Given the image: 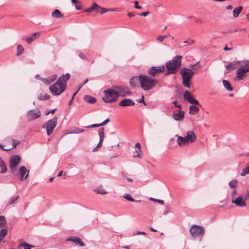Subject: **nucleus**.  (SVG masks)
Returning <instances> with one entry per match:
<instances>
[{
  "instance_id": "nucleus-1",
  "label": "nucleus",
  "mask_w": 249,
  "mask_h": 249,
  "mask_svg": "<svg viewBox=\"0 0 249 249\" xmlns=\"http://www.w3.org/2000/svg\"><path fill=\"white\" fill-rule=\"evenodd\" d=\"M182 57V56L181 55H176L172 60L166 63V68L167 71L165 73V75L177 73L178 69L181 65Z\"/></svg>"
},
{
  "instance_id": "nucleus-2",
  "label": "nucleus",
  "mask_w": 249,
  "mask_h": 249,
  "mask_svg": "<svg viewBox=\"0 0 249 249\" xmlns=\"http://www.w3.org/2000/svg\"><path fill=\"white\" fill-rule=\"evenodd\" d=\"M139 81L141 87L144 90H148L153 88L158 83V80L157 79L143 74L139 75Z\"/></svg>"
},
{
  "instance_id": "nucleus-3",
  "label": "nucleus",
  "mask_w": 249,
  "mask_h": 249,
  "mask_svg": "<svg viewBox=\"0 0 249 249\" xmlns=\"http://www.w3.org/2000/svg\"><path fill=\"white\" fill-rule=\"evenodd\" d=\"M183 85L188 89L191 87V81L193 78L195 72L187 68H183L180 71Z\"/></svg>"
},
{
  "instance_id": "nucleus-4",
  "label": "nucleus",
  "mask_w": 249,
  "mask_h": 249,
  "mask_svg": "<svg viewBox=\"0 0 249 249\" xmlns=\"http://www.w3.org/2000/svg\"><path fill=\"white\" fill-rule=\"evenodd\" d=\"M249 71V61L245 62L244 65H242L236 71V76L234 80L240 81L244 79L247 76V73Z\"/></svg>"
},
{
  "instance_id": "nucleus-5",
  "label": "nucleus",
  "mask_w": 249,
  "mask_h": 249,
  "mask_svg": "<svg viewBox=\"0 0 249 249\" xmlns=\"http://www.w3.org/2000/svg\"><path fill=\"white\" fill-rule=\"evenodd\" d=\"M105 96L102 97V99L106 103H112L117 100L119 94L118 92L115 90L109 89L104 91Z\"/></svg>"
},
{
  "instance_id": "nucleus-6",
  "label": "nucleus",
  "mask_w": 249,
  "mask_h": 249,
  "mask_svg": "<svg viewBox=\"0 0 249 249\" xmlns=\"http://www.w3.org/2000/svg\"><path fill=\"white\" fill-rule=\"evenodd\" d=\"M66 89V84H61L57 81L49 87V89L53 95H60Z\"/></svg>"
},
{
  "instance_id": "nucleus-7",
  "label": "nucleus",
  "mask_w": 249,
  "mask_h": 249,
  "mask_svg": "<svg viewBox=\"0 0 249 249\" xmlns=\"http://www.w3.org/2000/svg\"><path fill=\"white\" fill-rule=\"evenodd\" d=\"M204 228L198 225H193L190 229V234L194 239L197 237L202 238L204 234Z\"/></svg>"
},
{
  "instance_id": "nucleus-8",
  "label": "nucleus",
  "mask_w": 249,
  "mask_h": 249,
  "mask_svg": "<svg viewBox=\"0 0 249 249\" xmlns=\"http://www.w3.org/2000/svg\"><path fill=\"white\" fill-rule=\"evenodd\" d=\"M57 118L54 116L52 119L48 120L42 125V127L46 129L47 134L48 136L52 134L57 124Z\"/></svg>"
},
{
  "instance_id": "nucleus-9",
  "label": "nucleus",
  "mask_w": 249,
  "mask_h": 249,
  "mask_svg": "<svg viewBox=\"0 0 249 249\" xmlns=\"http://www.w3.org/2000/svg\"><path fill=\"white\" fill-rule=\"evenodd\" d=\"M20 161V157L19 155H13L9 160V167L11 172L15 174L16 171V167L18 165Z\"/></svg>"
},
{
  "instance_id": "nucleus-10",
  "label": "nucleus",
  "mask_w": 249,
  "mask_h": 249,
  "mask_svg": "<svg viewBox=\"0 0 249 249\" xmlns=\"http://www.w3.org/2000/svg\"><path fill=\"white\" fill-rule=\"evenodd\" d=\"M164 70L165 67L163 65L159 67L152 66L148 70L147 73L150 75L154 76L156 74L164 71Z\"/></svg>"
},
{
  "instance_id": "nucleus-11",
  "label": "nucleus",
  "mask_w": 249,
  "mask_h": 249,
  "mask_svg": "<svg viewBox=\"0 0 249 249\" xmlns=\"http://www.w3.org/2000/svg\"><path fill=\"white\" fill-rule=\"evenodd\" d=\"M231 202L235 204L237 206L240 207H244L247 205L246 200L242 195L239 196L236 198H232L231 199Z\"/></svg>"
},
{
  "instance_id": "nucleus-12",
  "label": "nucleus",
  "mask_w": 249,
  "mask_h": 249,
  "mask_svg": "<svg viewBox=\"0 0 249 249\" xmlns=\"http://www.w3.org/2000/svg\"><path fill=\"white\" fill-rule=\"evenodd\" d=\"M41 116V112L38 109L30 110L27 112V117L29 120H35Z\"/></svg>"
},
{
  "instance_id": "nucleus-13",
  "label": "nucleus",
  "mask_w": 249,
  "mask_h": 249,
  "mask_svg": "<svg viewBox=\"0 0 249 249\" xmlns=\"http://www.w3.org/2000/svg\"><path fill=\"white\" fill-rule=\"evenodd\" d=\"M183 97L185 100L191 104L199 105L198 101L191 96V93L188 90L185 91L183 94Z\"/></svg>"
},
{
  "instance_id": "nucleus-14",
  "label": "nucleus",
  "mask_w": 249,
  "mask_h": 249,
  "mask_svg": "<svg viewBox=\"0 0 249 249\" xmlns=\"http://www.w3.org/2000/svg\"><path fill=\"white\" fill-rule=\"evenodd\" d=\"M18 172L20 175V180H23L27 178L29 170H27L25 166H22L20 167Z\"/></svg>"
},
{
  "instance_id": "nucleus-15",
  "label": "nucleus",
  "mask_w": 249,
  "mask_h": 249,
  "mask_svg": "<svg viewBox=\"0 0 249 249\" xmlns=\"http://www.w3.org/2000/svg\"><path fill=\"white\" fill-rule=\"evenodd\" d=\"M176 137H177V143L180 146H184L187 144L190 143V140L187 139L186 136L184 137L176 135Z\"/></svg>"
},
{
  "instance_id": "nucleus-16",
  "label": "nucleus",
  "mask_w": 249,
  "mask_h": 249,
  "mask_svg": "<svg viewBox=\"0 0 249 249\" xmlns=\"http://www.w3.org/2000/svg\"><path fill=\"white\" fill-rule=\"evenodd\" d=\"M134 105L135 103L132 100L127 98L123 99L119 103V106L121 107L132 106Z\"/></svg>"
},
{
  "instance_id": "nucleus-17",
  "label": "nucleus",
  "mask_w": 249,
  "mask_h": 249,
  "mask_svg": "<svg viewBox=\"0 0 249 249\" xmlns=\"http://www.w3.org/2000/svg\"><path fill=\"white\" fill-rule=\"evenodd\" d=\"M240 61H234L231 62L229 65L226 66V68L229 71L235 69L240 64Z\"/></svg>"
},
{
  "instance_id": "nucleus-18",
  "label": "nucleus",
  "mask_w": 249,
  "mask_h": 249,
  "mask_svg": "<svg viewBox=\"0 0 249 249\" xmlns=\"http://www.w3.org/2000/svg\"><path fill=\"white\" fill-rule=\"evenodd\" d=\"M104 128L103 127L100 128L98 130V134L100 139L97 147H101L102 145V143L104 139Z\"/></svg>"
},
{
  "instance_id": "nucleus-19",
  "label": "nucleus",
  "mask_w": 249,
  "mask_h": 249,
  "mask_svg": "<svg viewBox=\"0 0 249 249\" xmlns=\"http://www.w3.org/2000/svg\"><path fill=\"white\" fill-rule=\"evenodd\" d=\"M70 74L69 73H67L65 75L60 76L57 81L61 84L66 85V82L70 79Z\"/></svg>"
},
{
  "instance_id": "nucleus-20",
  "label": "nucleus",
  "mask_w": 249,
  "mask_h": 249,
  "mask_svg": "<svg viewBox=\"0 0 249 249\" xmlns=\"http://www.w3.org/2000/svg\"><path fill=\"white\" fill-rule=\"evenodd\" d=\"M139 76H132L129 80V84L131 87L136 88L138 86Z\"/></svg>"
},
{
  "instance_id": "nucleus-21",
  "label": "nucleus",
  "mask_w": 249,
  "mask_h": 249,
  "mask_svg": "<svg viewBox=\"0 0 249 249\" xmlns=\"http://www.w3.org/2000/svg\"><path fill=\"white\" fill-rule=\"evenodd\" d=\"M186 137L190 140V142H194L196 139V135L193 131H188Z\"/></svg>"
},
{
  "instance_id": "nucleus-22",
  "label": "nucleus",
  "mask_w": 249,
  "mask_h": 249,
  "mask_svg": "<svg viewBox=\"0 0 249 249\" xmlns=\"http://www.w3.org/2000/svg\"><path fill=\"white\" fill-rule=\"evenodd\" d=\"M68 240L72 241L75 243L76 245H79L81 247H83L85 246L84 243H83L82 240L77 237H72L68 239Z\"/></svg>"
},
{
  "instance_id": "nucleus-23",
  "label": "nucleus",
  "mask_w": 249,
  "mask_h": 249,
  "mask_svg": "<svg viewBox=\"0 0 249 249\" xmlns=\"http://www.w3.org/2000/svg\"><path fill=\"white\" fill-rule=\"evenodd\" d=\"M184 117V112L183 111H179L178 113H174L173 115V118L176 121H182Z\"/></svg>"
},
{
  "instance_id": "nucleus-24",
  "label": "nucleus",
  "mask_w": 249,
  "mask_h": 249,
  "mask_svg": "<svg viewBox=\"0 0 249 249\" xmlns=\"http://www.w3.org/2000/svg\"><path fill=\"white\" fill-rule=\"evenodd\" d=\"M199 108L195 105H192L189 107L190 114L196 115L199 112Z\"/></svg>"
},
{
  "instance_id": "nucleus-25",
  "label": "nucleus",
  "mask_w": 249,
  "mask_h": 249,
  "mask_svg": "<svg viewBox=\"0 0 249 249\" xmlns=\"http://www.w3.org/2000/svg\"><path fill=\"white\" fill-rule=\"evenodd\" d=\"M115 88L117 89L119 96H121L122 97H124L126 96V94H124V88L122 86H116L115 87Z\"/></svg>"
},
{
  "instance_id": "nucleus-26",
  "label": "nucleus",
  "mask_w": 249,
  "mask_h": 249,
  "mask_svg": "<svg viewBox=\"0 0 249 249\" xmlns=\"http://www.w3.org/2000/svg\"><path fill=\"white\" fill-rule=\"evenodd\" d=\"M243 9V7L241 6H238L234 8L233 10V16L234 18H237L238 17L239 14Z\"/></svg>"
},
{
  "instance_id": "nucleus-27",
  "label": "nucleus",
  "mask_w": 249,
  "mask_h": 249,
  "mask_svg": "<svg viewBox=\"0 0 249 249\" xmlns=\"http://www.w3.org/2000/svg\"><path fill=\"white\" fill-rule=\"evenodd\" d=\"M52 16L57 18H61L64 17L63 15L62 14L58 9H55L53 12H52Z\"/></svg>"
},
{
  "instance_id": "nucleus-28",
  "label": "nucleus",
  "mask_w": 249,
  "mask_h": 249,
  "mask_svg": "<svg viewBox=\"0 0 249 249\" xmlns=\"http://www.w3.org/2000/svg\"><path fill=\"white\" fill-rule=\"evenodd\" d=\"M85 101L89 104H93L96 102V99L89 95H86L84 97Z\"/></svg>"
},
{
  "instance_id": "nucleus-29",
  "label": "nucleus",
  "mask_w": 249,
  "mask_h": 249,
  "mask_svg": "<svg viewBox=\"0 0 249 249\" xmlns=\"http://www.w3.org/2000/svg\"><path fill=\"white\" fill-rule=\"evenodd\" d=\"M98 7H99V6L96 3H93L90 7L85 9L84 11L86 12L89 13L96 9L97 11H98Z\"/></svg>"
},
{
  "instance_id": "nucleus-30",
  "label": "nucleus",
  "mask_w": 249,
  "mask_h": 249,
  "mask_svg": "<svg viewBox=\"0 0 249 249\" xmlns=\"http://www.w3.org/2000/svg\"><path fill=\"white\" fill-rule=\"evenodd\" d=\"M223 84L225 88L228 91H232L233 88L231 87L230 83L227 81L224 80L222 81Z\"/></svg>"
},
{
  "instance_id": "nucleus-31",
  "label": "nucleus",
  "mask_w": 249,
  "mask_h": 249,
  "mask_svg": "<svg viewBox=\"0 0 249 249\" xmlns=\"http://www.w3.org/2000/svg\"><path fill=\"white\" fill-rule=\"evenodd\" d=\"M19 196H13L12 197L9 201L6 204V207H8L14 203H15L16 201L19 198Z\"/></svg>"
},
{
  "instance_id": "nucleus-32",
  "label": "nucleus",
  "mask_w": 249,
  "mask_h": 249,
  "mask_svg": "<svg viewBox=\"0 0 249 249\" xmlns=\"http://www.w3.org/2000/svg\"><path fill=\"white\" fill-rule=\"evenodd\" d=\"M50 97V96L47 94H43L42 93H40L38 96V99L39 100H44L46 99H49Z\"/></svg>"
},
{
  "instance_id": "nucleus-33",
  "label": "nucleus",
  "mask_w": 249,
  "mask_h": 249,
  "mask_svg": "<svg viewBox=\"0 0 249 249\" xmlns=\"http://www.w3.org/2000/svg\"><path fill=\"white\" fill-rule=\"evenodd\" d=\"M6 221L4 216H0V228L4 227L6 225Z\"/></svg>"
},
{
  "instance_id": "nucleus-34",
  "label": "nucleus",
  "mask_w": 249,
  "mask_h": 249,
  "mask_svg": "<svg viewBox=\"0 0 249 249\" xmlns=\"http://www.w3.org/2000/svg\"><path fill=\"white\" fill-rule=\"evenodd\" d=\"M247 174H249V165L242 169L240 175L241 176H245Z\"/></svg>"
},
{
  "instance_id": "nucleus-35",
  "label": "nucleus",
  "mask_w": 249,
  "mask_h": 249,
  "mask_svg": "<svg viewBox=\"0 0 249 249\" xmlns=\"http://www.w3.org/2000/svg\"><path fill=\"white\" fill-rule=\"evenodd\" d=\"M76 53L78 54L79 57L82 59V60H88V59L87 57L81 51L78 50L76 51Z\"/></svg>"
},
{
  "instance_id": "nucleus-36",
  "label": "nucleus",
  "mask_w": 249,
  "mask_h": 249,
  "mask_svg": "<svg viewBox=\"0 0 249 249\" xmlns=\"http://www.w3.org/2000/svg\"><path fill=\"white\" fill-rule=\"evenodd\" d=\"M24 50L21 45H18L17 46V55H20L23 53Z\"/></svg>"
},
{
  "instance_id": "nucleus-37",
  "label": "nucleus",
  "mask_w": 249,
  "mask_h": 249,
  "mask_svg": "<svg viewBox=\"0 0 249 249\" xmlns=\"http://www.w3.org/2000/svg\"><path fill=\"white\" fill-rule=\"evenodd\" d=\"M38 34L37 33H34L31 37H28L26 39V41L28 43H31L36 37V36L38 35Z\"/></svg>"
},
{
  "instance_id": "nucleus-38",
  "label": "nucleus",
  "mask_w": 249,
  "mask_h": 249,
  "mask_svg": "<svg viewBox=\"0 0 249 249\" xmlns=\"http://www.w3.org/2000/svg\"><path fill=\"white\" fill-rule=\"evenodd\" d=\"M229 184L231 188H235L237 186V181L236 180H232L229 182Z\"/></svg>"
},
{
  "instance_id": "nucleus-39",
  "label": "nucleus",
  "mask_w": 249,
  "mask_h": 249,
  "mask_svg": "<svg viewBox=\"0 0 249 249\" xmlns=\"http://www.w3.org/2000/svg\"><path fill=\"white\" fill-rule=\"evenodd\" d=\"M124 197L127 199V200H129L130 201L134 202L135 200L132 197V196L129 194H126L124 196Z\"/></svg>"
},
{
  "instance_id": "nucleus-40",
  "label": "nucleus",
  "mask_w": 249,
  "mask_h": 249,
  "mask_svg": "<svg viewBox=\"0 0 249 249\" xmlns=\"http://www.w3.org/2000/svg\"><path fill=\"white\" fill-rule=\"evenodd\" d=\"M20 246L22 247H24V249H31V248L34 247L33 246L29 245L26 242H23L20 243Z\"/></svg>"
},
{
  "instance_id": "nucleus-41",
  "label": "nucleus",
  "mask_w": 249,
  "mask_h": 249,
  "mask_svg": "<svg viewBox=\"0 0 249 249\" xmlns=\"http://www.w3.org/2000/svg\"><path fill=\"white\" fill-rule=\"evenodd\" d=\"M7 230L5 229H2L0 231V238H2L5 236L7 234Z\"/></svg>"
},
{
  "instance_id": "nucleus-42",
  "label": "nucleus",
  "mask_w": 249,
  "mask_h": 249,
  "mask_svg": "<svg viewBox=\"0 0 249 249\" xmlns=\"http://www.w3.org/2000/svg\"><path fill=\"white\" fill-rule=\"evenodd\" d=\"M0 167L1 168V170L0 171V173H4L7 171V167L4 162L3 163V165H1V166H0Z\"/></svg>"
},
{
  "instance_id": "nucleus-43",
  "label": "nucleus",
  "mask_w": 249,
  "mask_h": 249,
  "mask_svg": "<svg viewBox=\"0 0 249 249\" xmlns=\"http://www.w3.org/2000/svg\"><path fill=\"white\" fill-rule=\"evenodd\" d=\"M101 14H103L107 12H108L107 9L105 8H102L99 6L98 7V11Z\"/></svg>"
},
{
  "instance_id": "nucleus-44",
  "label": "nucleus",
  "mask_w": 249,
  "mask_h": 249,
  "mask_svg": "<svg viewBox=\"0 0 249 249\" xmlns=\"http://www.w3.org/2000/svg\"><path fill=\"white\" fill-rule=\"evenodd\" d=\"M84 132V129H80L79 128H76L74 129V130L73 132H71V133H75V134H78Z\"/></svg>"
},
{
  "instance_id": "nucleus-45",
  "label": "nucleus",
  "mask_w": 249,
  "mask_h": 249,
  "mask_svg": "<svg viewBox=\"0 0 249 249\" xmlns=\"http://www.w3.org/2000/svg\"><path fill=\"white\" fill-rule=\"evenodd\" d=\"M102 126V124H91V125H89V126H86V128H93V127H99V126Z\"/></svg>"
},
{
  "instance_id": "nucleus-46",
  "label": "nucleus",
  "mask_w": 249,
  "mask_h": 249,
  "mask_svg": "<svg viewBox=\"0 0 249 249\" xmlns=\"http://www.w3.org/2000/svg\"><path fill=\"white\" fill-rule=\"evenodd\" d=\"M150 200L154 201L155 202H157L161 204H163V203H164V201L162 200H161V199H158L151 197V198H150Z\"/></svg>"
},
{
  "instance_id": "nucleus-47",
  "label": "nucleus",
  "mask_w": 249,
  "mask_h": 249,
  "mask_svg": "<svg viewBox=\"0 0 249 249\" xmlns=\"http://www.w3.org/2000/svg\"><path fill=\"white\" fill-rule=\"evenodd\" d=\"M12 148H15L16 147L17 145H18L19 143V142L17 140H15L13 139H12Z\"/></svg>"
},
{
  "instance_id": "nucleus-48",
  "label": "nucleus",
  "mask_w": 249,
  "mask_h": 249,
  "mask_svg": "<svg viewBox=\"0 0 249 249\" xmlns=\"http://www.w3.org/2000/svg\"><path fill=\"white\" fill-rule=\"evenodd\" d=\"M137 102L140 103H143L144 105H146V103L144 102V96L143 95H142V98L140 99V100H138Z\"/></svg>"
},
{
  "instance_id": "nucleus-49",
  "label": "nucleus",
  "mask_w": 249,
  "mask_h": 249,
  "mask_svg": "<svg viewBox=\"0 0 249 249\" xmlns=\"http://www.w3.org/2000/svg\"><path fill=\"white\" fill-rule=\"evenodd\" d=\"M57 78V75L54 74V75H52V77H51V80H50V81H47L48 82V84L53 82V81H54V80H55Z\"/></svg>"
},
{
  "instance_id": "nucleus-50",
  "label": "nucleus",
  "mask_w": 249,
  "mask_h": 249,
  "mask_svg": "<svg viewBox=\"0 0 249 249\" xmlns=\"http://www.w3.org/2000/svg\"><path fill=\"white\" fill-rule=\"evenodd\" d=\"M236 194V190L235 189H233L231 191V196L232 199V198L234 199V197H235Z\"/></svg>"
},
{
  "instance_id": "nucleus-51",
  "label": "nucleus",
  "mask_w": 249,
  "mask_h": 249,
  "mask_svg": "<svg viewBox=\"0 0 249 249\" xmlns=\"http://www.w3.org/2000/svg\"><path fill=\"white\" fill-rule=\"evenodd\" d=\"M243 197L246 200L247 199L249 198V190H247L246 194H245Z\"/></svg>"
},
{
  "instance_id": "nucleus-52",
  "label": "nucleus",
  "mask_w": 249,
  "mask_h": 249,
  "mask_svg": "<svg viewBox=\"0 0 249 249\" xmlns=\"http://www.w3.org/2000/svg\"><path fill=\"white\" fill-rule=\"evenodd\" d=\"M135 4V8L138 9H140L142 8V7L141 6L138 5V2L137 1H134Z\"/></svg>"
},
{
  "instance_id": "nucleus-53",
  "label": "nucleus",
  "mask_w": 249,
  "mask_h": 249,
  "mask_svg": "<svg viewBox=\"0 0 249 249\" xmlns=\"http://www.w3.org/2000/svg\"><path fill=\"white\" fill-rule=\"evenodd\" d=\"M164 39H165V36H160L157 37V39L160 42L162 41Z\"/></svg>"
},
{
  "instance_id": "nucleus-54",
  "label": "nucleus",
  "mask_w": 249,
  "mask_h": 249,
  "mask_svg": "<svg viewBox=\"0 0 249 249\" xmlns=\"http://www.w3.org/2000/svg\"><path fill=\"white\" fill-rule=\"evenodd\" d=\"M109 121H110V120L109 118L106 119L103 123H101V124H102V126L106 124L107 123H108L109 122Z\"/></svg>"
},
{
  "instance_id": "nucleus-55",
  "label": "nucleus",
  "mask_w": 249,
  "mask_h": 249,
  "mask_svg": "<svg viewBox=\"0 0 249 249\" xmlns=\"http://www.w3.org/2000/svg\"><path fill=\"white\" fill-rule=\"evenodd\" d=\"M77 91H77L76 92H75V93H74L73 94V95H72V98H71V101L69 102V105H71V104L72 103V101H73V99H74V97H75V95H76V93L77 92Z\"/></svg>"
},
{
  "instance_id": "nucleus-56",
  "label": "nucleus",
  "mask_w": 249,
  "mask_h": 249,
  "mask_svg": "<svg viewBox=\"0 0 249 249\" xmlns=\"http://www.w3.org/2000/svg\"><path fill=\"white\" fill-rule=\"evenodd\" d=\"M173 104L175 105L176 107H177L178 108H181V105H178L177 102L176 101H175L173 102Z\"/></svg>"
},
{
  "instance_id": "nucleus-57",
  "label": "nucleus",
  "mask_w": 249,
  "mask_h": 249,
  "mask_svg": "<svg viewBox=\"0 0 249 249\" xmlns=\"http://www.w3.org/2000/svg\"><path fill=\"white\" fill-rule=\"evenodd\" d=\"M97 192L98 194H100L102 195H105L107 193V192L104 190L98 191Z\"/></svg>"
},
{
  "instance_id": "nucleus-58",
  "label": "nucleus",
  "mask_w": 249,
  "mask_h": 249,
  "mask_svg": "<svg viewBox=\"0 0 249 249\" xmlns=\"http://www.w3.org/2000/svg\"><path fill=\"white\" fill-rule=\"evenodd\" d=\"M55 110H56V108L53 109H52L51 111H49V112H47V113H46V115H47L49 114L50 113L53 114V113H54V112H55Z\"/></svg>"
},
{
  "instance_id": "nucleus-59",
  "label": "nucleus",
  "mask_w": 249,
  "mask_h": 249,
  "mask_svg": "<svg viewBox=\"0 0 249 249\" xmlns=\"http://www.w3.org/2000/svg\"><path fill=\"white\" fill-rule=\"evenodd\" d=\"M0 148L4 151H7V150H9L11 149V148H8V149L4 148L3 145L2 144H0Z\"/></svg>"
},
{
  "instance_id": "nucleus-60",
  "label": "nucleus",
  "mask_w": 249,
  "mask_h": 249,
  "mask_svg": "<svg viewBox=\"0 0 249 249\" xmlns=\"http://www.w3.org/2000/svg\"><path fill=\"white\" fill-rule=\"evenodd\" d=\"M149 14V12H142L141 14H140V15L145 17V16H147Z\"/></svg>"
},
{
  "instance_id": "nucleus-61",
  "label": "nucleus",
  "mask_w": 249,
  "mask_h": 249,
  "mask_svg": "<svg viewBox=\"0 0 249 249\" xmlns=\"http://www.w3.org/2000/svg\"><path fill=\"white\" fill-rule=\"evenodd\" d=\"M140 234L146 235V233L145 232L138 231L135 235H140Z\"/></svg>"
},
{
  "instance_id": "nucleus-62",
  "label": "nucleus",
  "mask_w": 249,
  "mask_h": 249,
  "mask_svg": "<svg viewBox=\"0 0 249 249\" xmlns=\"http://www.w3.org/2000/svg\"><path fill=\"white\" fill-rule=\"evenodd\" d=\"M195 67H196V65H189L188 69H190L193 71V69H195Z\"/></svg>"
},
{
  "instance_id": "nucleus-63",
  "label": "nucleus",
  "mask_w": 249,
  "mask_h": 249,
  "mask_svg": "<svg viewBox=\"0 0 249 249\" xmlns=\"http://www.w3.org/2000/svg\"><path fill=\"white\" fill-rule=\"evenodd\" d=\"M227 10H231L233 8L232 6L231 5H229L226 6V7Z\"/></svg>"
},
{
  "instance_id": "nucleus-64",
  "label": "nucleus",
  "mask_w": 249,
  "mask_h": 249,
  "mask_svg": "<svg viewBox=\"0 0 249 249\" xmlns=\"http://www.w3.org/2000/svg\"><path fill=\"white\" fill-rule=\"evenodd\" d=\"M200 68V66H196L195 67V69H193V71H197L199 70Z\"/></svg>"
}]
</instances>
